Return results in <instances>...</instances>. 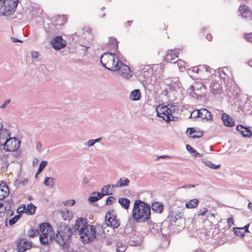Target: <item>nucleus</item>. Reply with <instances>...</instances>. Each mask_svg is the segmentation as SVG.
Wrapping results in <instances>:
<instances>
[{"label": "nucleus", "instance_id": "nucleus-1", "mask_svg": "<svg viewBox=\"0 0 252 252\" xmlns=\"http://www.w3.org/2000/svg\"><path fill=\"white\" fill-rule=\"evenodd\" d=\"M96 228L94 225L87 224L86 219L79 218L74 226V232L79 233L84 243H89L96 237Z\"/></svg>", "mask_w": 252, "mask_h": 252}, {"label": "nucleus", "instance_id": "nucleus-2", "mask_svg": "<svg viewBox=\"0 0 252 252\" xmlns=\"http://www.w3.org/2000/svg\"><path fill=\"white\" fill-rule=\"evenodd\" d=\"M132 215L136 222H143L149 220L151 218L150 205L141 200H135Z\"/></svg>", "mask_w": 252, "mask_h": 252}, {"label": "nucleus", "instance_id": "nucleus-3", "mask_svg": "<svg viewBox=\"0 0 252 252\" xmlns=\"http://www.w3.org/2000/svg\"><path fill=\"white\" fill-rule=\"evenodd\" d=\"M75 233L74 227L71 228L64 223H61L58 226L57 233L54 237V239L63 249L68 248L69 243L71 242V235Z\"/></svg>", "mask_w": 252, "mask_h": 252}, {"label": "nucleus", "instance_id": "nucleus-4", "mask_svg": "<svg viewBox=\"0 0 252 252\" xmlns=\"http://www.w3.org/2000/svg\"><path fill=\"white\" fill-rule=\"evenodd\" d=\"M176 110V107L172 105L163 106L157 109V116L161 117L167 122L174 120L175 116L174 113Z\"/></svg>", "mask_w": 252, "mask_h": 252}, {"label": "nucleus", "instance_id": "nucleus-5", "mask_svg": "<svg viewBox=\"0 0 252 252\" xmlns=\"http://www.w3.org/2000/svg\"><path fill=\"white\" fill-rule=\"evenodd\" d=\"M18 0H0V16L8 15L14 12Z\"/></svg>", "mask_w": 252, "mask_h": 252}, {"label": "nucleus", "instance_id": "nucleus-6", "mask_svg": "<svg viewBox=\"0 0 252 252\" xmlns=\"http://www.w3.org/2000/svg\"><path fill=\"white\" fill-rule=\"evenodd\" d=\"M114 210L112 209L108 211L105 216L106 224L113 229L118 228L120 225V221L117 219Z\"/></svg>", "mask_w": 252, "mask_h": 252}, {"label": "nucleus", "instance_id": "nucleus-7", "mask_svg": "<svg viewBox=\"0 0 252 252\" xmlns=\"http://www.w3.org/2000/svg\"><path fill=\"white\" fill-rule=\"evenodd\" d=\"M114 55H115L114 53H105L101 56V64L108 70H114L116 69V67L113 65Z\"/></svg>", "mask_w": 252, "mask_h": 252}, {"label": "nucleus", "instance_id": "nucleus-8", "mask_svg": "<svg viewBox=\"0 0 252 252\" xmlns=\"http://www.w3.org/2000/svg\"><path fill=\"white\" fill-rule=\"evenodd\" d=\"M21 142L16 138L10 137L5 142L3 149L7 152L16 151L20 147Z\"/></svg>", "mask_w": 252, "mask_h": 252}, {"label": "nucleus", "instance_id": "nucleus-9", "mask_svg": "<svg viewBox=\"0 0 252 252\" xmlns=\"http://www.w3.org/2000/svg\"><path fill=\"white\" fill-rule=\"evenodd\" d=\"M17 246L19 252H24L32 248V244L27 239L21 238L17 241Z\"/></svg>", "mask_w": 252, "mask_h": 252}, {"label": "nucleus", "instance_id": "nucleus-10", "mask_svg": "<svg viewBox=\"0 0 252 252\" xmlns=\"http://www.w3.org/2000/svg\"><path fill=\"white\" fill-rule=\"evenodd\" d=\"M51 44L54 49L58 50L65 47L66 42L62 36H57L51 41Z\"/></svg>", "mask_w": 252, "mask_h": 252}, {"label": "nucleus", "instance_id": "nucleus-11", "mask_svg": "<svg viewBox=\"0 0 252 252\" xmlns=\"http://www.w3.org/2000/svg\"><path fill=\"white\" fill-rule=\"evenodd\" d=\"M120 69H118L119 74L123 77L128 78L131 76V70L130 68L125 64L124 63H121Z\"/></svg>", "mask_w": 252, "mask_h": 252}, {"label": "nucleus", "instance_id": "nucleus-12", "mask_svg": "<svg viewBox=\"0 0 252 252\" xmlns=\"http://www.w3.org/2000/svg\"><path fill=\"white\" fill-rule=\"evenodd\" d=\"M221 120L224 125L227 127H232L235 126V121L233 118L230 117L226 113H223L221 115Z\"/></svg>", "mask_w": 252, "mask_h": 252}, {"label": "nucleus", "instance_id": "nucleus-13", "mask_svg": "<svg viewBox=\"0 0 252 252\" xmlns=\"http://www.w3.org/2000/svg\"><path fill=\"white\" fill-rule=\"evenodd\" d=\"M200 91V88H195L194 86L191 85L188 90V93L191 97L198 98L199 97H201L204 94V92H200L199 93L196 92V91Z\"/></svg>", "mask_w": 252, "mask_h": 252}, {"label": "nucleus", "instance_id": "nucleus-14", "mask_svg": "<svg viewBox=\"0 0 252 252\" xmlns=\"http://www.w3.org/2000/svg\"><path fill=\"white\" fill-rule=\"evenodd\" d=\"M211 92L214 94H220L222 90L221 84L217 81H213L210 85Z\"/></svg>", "mask_w": 252, "mask_h": 252}, {"label": "nucleus", "instance_id": "nucleus-15", "mask_svg": "<svg viewBox=\"0 0 252 252\" xmlns=\"http://www.w3.org/2000/svg\"><path fill=\"white\" fill-rule=\"evenodd\" d=\"M199 110V118L205 119L207 121L212 120V116L211 113L206 108H202Z\"/></svg>", "mask_w": 252, "mask_h": 252}, {"label": "nucleus", "instance_id": "nucleus-16", "mask_svg": "<svg viewBox=\"0 0 252 252\" xmlns=\"http://www.w3.org/2000/svg\"><path fill=\"white\" fill-rule=\"evenodd\" d=\"M10 137V133L7 129H4V130H2L0 132V147L3 146L4 147L5 142L6 140H8Z\"/></svg>", "mask_w": 252, "mask_h": 252}, {"label": "nucleus", "instance_id": "nucleus-17", "mask_svg": "<svg viewBox=\"0 0 252 252\" xmlns=\"http://www.w3.org/2000/svg\"><path fill=\"white\" fill-rule=\"evenodd\" d=\"M239 11L242 17L248 18L251 17V12L249 9V7L246 5H240L239 7Z\"/></svg>", "mask_w": 252, "mask_h": 252}, {"label": "nucleus", "instance_id": "nucleus-18", "mask_svg": "<svg viewBox=\"0 0 252 252\" xmlns=\"http://www.w3.org/2000/svg\"><path fill=\"white\" fill-rule=\"evenodd\" d=\"M9 193V189L8 186L5 184H0V200L7 197Z\"/></svg>", "mask_w": 252, "mask_h": 252}, {"label": "nucleus", "instance_id": "nucleus-19", "mask_svg": "<svg viewBox=\"0 0 252 252\" xmlns=\"http://www.w3.org/2000/svg\"><path fill=\"white\" fill-rule=\"evenodd\" d=\"M103 197V194L99 192L93 191L91 195L89 196L88 200L91 203L95 202Z\"/></svg>", "mask_w": 252, "mask_h": 252}, {"label": "nucleus", "instance_id": "nucleus-20", "mask_svg": "<svg viewBox=\"0 0 252 252\" xmlns=\"http://www.w3.org/2000/svg\"><path fill=\"white\" fill-rule=\"evenodd\" d=\"M151 208L154 212L161 213L163 210V205L161 202H154L152 204Z\"/></svg>", "mask_w": 252, "mask_h": 252}, {"label": "nucleus", "instance_id": "nucleus-21", "mask_svg": "<svg viewBox=\"0 0 252 252\" xmlns=\"http://www.w3.org/2000/svg\"><path fill=\"white\" fill-rule=\"evenodd\" d=\"M167 219L170 221L176 222L178 220H180L182 221H184V220L182 219V217L179 216V214H177L176 212H174L173 211H170L169 213Z\"/></svg>", "mask_w": 252, "mask_h": 252}, {"label": "nucleus", "instance_id": "nucleus-22", "mask_svg": "<svg viewBox=\"0 0 252 252\" xmlns=\"http://www.w3.org/2000/svg\"><path fill=\"white\" fill-rule=\"evenodd\" d=\"M141 94L140 90L135 89L133 90L130 94L129 99L132 101H137L140 99Z\"/></svg>", "mask_w": 252, "mask_h": 252}, {"label": "nucleus", "instance_id": "nucleus-23", "mask_svg": "<svg viewBox=\"0 0 252 252\" xmlns=\"http://www.w3.org/2000/svg\"><path fill=\"white\" fill-rule=\"evenodd\" d=\"M101 191L100 193L103 194V196L104 195H110L113 193V189L111 188L110 185H108L102 187L101 189Z\"/></svg>", "mask_w": 252, "mask_h": 252}, {"label": "nucleus", "instance_id": "nucleus-24", "mask_svg": "<svg viewBox=\"0 0 252 252\" xmlns=\"http://www.w3.org/2000/svg\"><path fill=\"white\" fill-rule=\"evenodd\" d=\"M177 57L178 56L177 54H176L173 51L170 50L168 52L165 57V61L166 62H170L174 61Z\"/></svg>", "mask_w": 252, "mask_h": 252}, {"label": "nucleus", "instance_id": "nucleus-25", "mask_svg": "<svg viewBox=\"0 0 252 252\" xmlns=\"http://www.w3.org/2000/svg\"><path fill=\"white\" fill-rule=\"evenodd\" d=\"M118 202L122 207L125 209H127L129 207L130 203V200L126 198H120L118 199Z\"/></svg>", "mask_w": 252, "mask_h": 252}, {"label": "nucleus", "instance_id": "nucleus-26", "mask_svg": "<svg viewBox=\"0 0 252 252\" xmlns=\"http://www.w3.org/2000/svg\"><path fill=\"white\" fill-rule=\"evenodd\" d=\"M188 131L189 132V133L188 134V136L192 138H200L201 137H202L203 135V133L202 131H200V132H199V135H194V134L193 135V133L196 132V131L192 127L188 128Z\"/></svg>", "mask_w": 252, "mask_h": 252}, {"label": "nucleus", "instance_id": "nucleus-27", "mask_svg": "<svg viewBox=\"0 0 252 252\" xmlns=\"http://www.w3.org/2000/svg\"><path fill=\"white\" fill-rule=\"evenodd\" d=\"M199 200L197 199H191L186 202V206L189 209L194 208L197 206Z\"/></svg>", "mask_w": 252, "mask_h": 252}, {"label": "nucleus", "instance_id": "nucleus-28", "mask_svg": "<svg viewBox=\"0 0 252 252\" xmlns=\"http://www.w3.org/2000/svg\"><path fill=\"white\" fill-rule=\"evenodd\" d=\"M47 228H50L48 229V230H49L50 231H51V230H52V227L50 223L48 222L42 223L38 226L39 232L40 231L41 232V233H44V231Z\"/></svg>", "mask_w": 252, "mask_h": 252}, {"label": "nucleus", "instance_id": "nucleus-29", "mask_svg": "<svg viewBox=\"0 0 252 252\" xmlns=\"http://www.w3.org/2000/svg\"><path fill=\"white\" fill-rule=\"evenodd\" d=\"M48 237H49V234H47L46 233H41L39 236V240L41 244L44 245L48 244Z\"/></svg>", "mask_w": 252, "mask_h": 252}, {"label": "nucleus", "instance_id": "nucleus-30", "mask_svg": "<svg viewBox=\"0 0 252 252\" xmlns=\"http://www.w3.org/2000/svg\"><path fill=\"white\" fill-rule=\"evenodd\" d=\"M55 179L53 177H46L44 179V184L47 187L53 188L55 185Z\"/></svg>", "mask_w": 252, "mask_h": 252}, {"label": "nucleus", "instance_id": "nucleus-31", "mask_svg": "<svg viewBox=\"0 0 252 252\" xmlns=\"http://www.w3.org/2000/svg\"><path fill=\"white\" fill-rule=\"evenodd\" d=\"M202 160L206 166L213 169H217L218 168H219L220 166V164L215 165V164H214L211 161L209 160H205L204 159H202Z\"/></svg>", "mask_w": 252, "mask_h": 252}, {"label": "nucleus", "instance_id": "nucleus-32", "mask_svg": "<svg viewBox=\"0 0 252 252\" xmlns=\"http://www.w3.org/2000/svg\"><path fill=\"white\" fill-rule=\"evenodd\" d=\"M124 181L125 182V184H122V183L120 184L119 183V181H118L117 184H116L115 185L110 184V185L111 186V188L113 189L114 188H122V187L128 186V184L130 182V180L128 179H125Z\"/></svg>", "mask_w": 252, "mask_h": 252}, {"label": "nucleus", "instance_id": "nucleus-33", "mask_svg": "<svg viewBox=\"0 0 252 252\" xmlns=\"http://www.w3.org/2000/svg\"><path fill=\"white\" fill-rule=\"evenodd\" d=\"M36 207L32 204V203H30L28 205L27 209L26 210V212L29 213V215H32L34 214L35 211Z\"/></svg>", "mask_w": 252, "mask_h": 252}, {"label": "nucleus", "instance_id": "nucleus-34", "mask_svg": "<svg viewBox=\"0 0 252 252\" xmlns=\"http://www.w3.org/2000/svg\"><path fill=\"white\" fill-rule=\"evenodd\" d=\"M235 235L243 238L245 235V231L241 227L233 228Z\"/></svg>", "mask_w": 252, "mask_h": 252}, {"label": "nucleus", "instance_id": "nucleus-35", "mask_svg": "<svg viewBox=\"0 0 252 252\" xmlns=\"http://www.w3.org/2000/svg\"><path fill=\"white\" fill-rule=\"evenodd\" d=\"M110 48H112L115 51L117 50L118 48V42L116 38H111V39L110 40Z\"/></svg>", "mask_w": 252, "mask_h": 252}, {"label": "nucleus", "instance_id": "nucleus-36", "mask_svg": "<svg viewBox=\"0 0 252 252\" xmlns=\"http://www.w3.org/2000/svg\"><path fill=\"white\" fill-rule=\"evenodd\" d=\"M145 68L146 69V72H142L140 73L141 75L143 76L145 78H148L151 76V67L149 65H146L145 66Z\"/></svg>", "mask_w": 252, "mask_h": 252}, {"label": "nucleus", "instance_id": "nucleus-37", "mask_svg": "<svg viewBox=\"0 0 252 252\" xmlns=\"http://www.w3.org/2000/svg\"><path fill=\"white\" fill-rule=\"evenodd\" d=\"M47 164L48 162L46 160H43L40 163L38 169L36 172V175H38L43 170Z\"/></svg>", "mask_w": 252, "mask_h": 252}, {"label": "nucleus", "instance_id": "nucleus-38", "mask_svg": "<svg viewBox=\"0 0 252 252\" xmlns=\"http://www.w3.org/2000/svg\"><path fill=\"white\" fill-rule=\"evenodd\" d=\"M168 85L169 89L172 91H175L179 88L178 83L175 81H171Z\"/></svg>", "mask_w": 252, "mask_h": 252}, {"label": "nucleus", "instance_id": "nucleus-39", "mask_svg": "<svg viewBox=\"0 0 252 252\" xmlns=\"http://www.w3.org/2000/svg\"><path fill=\"white\" fill-rule=\"evenodd\" d=\"M243 132L242 136L244 137L249 138L252 135V131L248 127H245Z\"/></svg>", "mask_w": 252, "mask_h": 252}, {"label": "nucleus", "instance_id": "nucleus-40", "mask_svg": "<svg viewBox=\"0 0 252 252\" xmlns=\"http://www.w3.org/2000/svg\"><path fill=\"white\" fill-rule=\"evenodd\" d=\"M72 214L68 211L62 212V218L64 220H70L72 218Z\"/></svg>", "mask_w": 252, "mask_h": 252}, {"label": "nucleus", "instance_id": "nucleus-41", "mask_svg": "<svg viewBox=\"0 0 252 252\" xmlns=\"http://www.w3.org/2000/svg\"><path fill=\"white\" fill-rule=\"evenodd\" d=\"M39 234L38 229H31L28 231V235L31 238H33L35 236L38 235Z\"/></svg>", "mask_w": 252, "mask_h": 252}, {"label": "nucleus", "instance_id": "nucleus-42", "mask_svg": "<svg viewBox=\"0 0 252 252\" xmlns=\"http://www.w3.org/2000/svg\"><path fill=\"white\" fill-rule=\"evenodd\" d=\"M113 65L115 66V67H116V69L114 70H113V71H117L118 69H120V66H121V63H123L122 62H121L120 60L118 58H115V56H114V62L113 63Z\"/></svg>", "mask_w": 252, "mask_h": 252}, {"label": "nucleus", "instance_id": "nucleus-43", "mask_svg": "<svg viewBox=\"0 0 252 252\" xmlns=\"http://www.w3.org/2000/svg\"><path fill=\"white\" fill-rule=\"evenodd\" d=\"M126 250V247L123 245L121 243L117 244L116 252H124Z\"/></svg>", "mask_w": 252, "mask_h": 252}, {"label": "nucleus", "instance_id": "nucleus-44", "mask_svg": "<svg viewBox=\"0 0 252 252\" xmlns=\"http://www.w3.org/2000/svg\"><path fill=\"white\" fill-rule=\"evenodd\" d=\"M20 217V215H16V216H14L12 219H11L9 220V225L10 226H12L13 224H14L18 221V220H19Z\"/></svg>", "mask_w": 252, "mask_h": 252}, {"label": "nucleus", "instance_id": "nucleus-45", "mask_svg": "<svg viewBox=\"0 0 252 252\" xmlns=\"http://www.w3.org/2000/svg\"><path fill=\"white\" fill-rule=\"evenodd\" d=\"M28 179L27 178L25 179L23 181H21V180H17L15 182V184L16 186L17 185H19L20 184L24 186V185H26L28 183Z\"/></svg>", "mask_w": 252, "mask_h": 252}, {"label": "nucleus", "instance_id": "nucleus-46", "mask_svg": "<svg viewBox=\"0 0 252 252\" xmlns=\"http://www.w3.org/2000/svg\"><path fill=\"white\" fill-rule=\"evenodd\" d=\"M115 200V198L114 196H109L106 199V204L107 205H111L113 203Z\"/></svg>", "mask_w": 252, "mask_h": 252}, {"label": "nucleus", "instance_id": "nucleus-47", "mask_svg": "<svg viewBox=\"0 0 252 252\" xmlns=\"http://www.w3.org/2000/svg\"><path fill=\"white\" fill-rule=\"evenodd\" d=\"M189 117L190 118H199V110H196L193 111H192Z\"/></svg>", "mask_w": 252, "mask_h": 252}, {"label": "nucleus", "instance_id": "nucleus-48", "mask_svg": "<svg viewBox=\"0 0 252 252\" xmlns=\"http://www.w3.org/2000/svg\"><path fill=\"white\" fill-rule=\"evenodd\" d=\"M75 203V201L74 199H69L63 202V204L65 206L68 205L70 206H73Z\"/></svg>", "mask_w": 252, "mask_h": 252}, {"label": "nucleus", "instance_id": "nucleus-49", "mask_svg": "<svg viewBox=\"0 0 252 252\" xmlns=\"http://www.w3.org/2000/svg\"><path fill=\"white\" fill-rule=\"evenodd\" d=\"M48 229L50 228H47L44 231V233H47V234H49V237L50 238V240H51L52 239V238H54V237H55L54 235L53 229H52V230H51V231H50L49 230L48 231Z\"/></svg>", "mask_w": 252, "mask_h": 252}, {"label": "nucleus", "instance_id": "nucleus-50", "mask_svg": "<svg viewBox=\"0 0 252 252\" xmlns=\"http://www.w3.org/2000/svg\"><path fill=\"white\" fill-rule=\"evenodd\" d=\"M95 144L94 139L89 140L87 142H86L84 145L85 146H87L88 147H92Z\"/></svg>", "mask_w": 252, "mask_h": 252}, {"label": "nucleus", "instance_id": "nucleus-51", "mask_svg": "<svg viewBox=\"0 0 252 252\" xmlns=\"http://www.w3.org/2000/svg\"><path fill=\"white\" fill-rule=\"evenodd\" d=\"M10 101L11 100L10 99H7L5 100L4 103L0 106V108L2 109H4L7 106V105L10 102Z\"/></svg>", "mask_w": 252, "mask_h": 252}, {"label": "nucleus", "instance_id": "nucleus-52", "mask_svg": "<svg viewBox=\"0 0 252 252\" xmlns=\"http://www.w3.org/2000/svg\"><path fill=\"white\" fill-rule=\"evenodd\" d=\"M245 126H244L242 125H237L236 126V130L240 132L242 135V133H243V130Z\"/></svg>", "mask_w": 252, "mask_h": 252}, {"label": "nucleus", "instance_id": "nucleus-53", "mask_svg": "<svg viewBox=\"0 0 252 252\" xmlns=\"http://www.w3.org/2000/svg\"><path fill=\"white\" fill-rule=\"evenodd\" d=\"M186 147L187 151L191 154L195 152V150L189 145H186Z\"/></svg>", "mask_w": 252, "mask_h": 252}, {"label": "nucleus", "instance_id": "nucleus-54", "mask_svg": "<svg viewBox=\"0 0 252 252\" xmlns=\"http://www.w3.org/2000/svg\"><path fill=\"white\" fill-rule=\"evenodd\" d=\"M245 38L248 41L252 43V32L246 34Z\"/></svg>", "mask_w": 252, "mask_h": 252}, {"label": "nucleus", "instance_id": "nucleus-55", "mask_svg": "<svg viewBox=\"0 0 252 252\" xmlns=\"http://www.w3.org/2000/svg\"><path fill=\"white\" fill-rule=\"evenodd\" d=\"M59 19H61L62 20V22L59 24L60 25H63L66 23V19L64 15H62L59 17Z\"/></svg>", "mask_w": 252, "mask_h": 252}, {"label": "nucleus", "instance_id": "nucleus-56", "mask_svg": "<svg viewBox=\"0 0 252 252\" xmlns=\"http://www.w3.org/2000/svg\"><path fill=\"white\" fill-rule=\"evenodd\" d=\"M207 211L208 210L206 208H203L202 210L201 209L199 212L198 216H204Z\"/></svg>", "mask_w": 252, "mask_h": 252}, {"label": "nucleus", "instance_id": "nucleus-57", "mask_svg": "<svg viewBox=\"0 0 252 252\" xmlns=\"http://www.w3.org/2000/svg\"><path fill=\"white\" fill-rule=\"evenodd\" d=\"M32 57L33 58L36 59L39 56V54L38 52L33 51L32 52Z\"/></svg>", "mask_w": 252, "mask_h": 252}, {"label": "nucleus", "instance_id": "nucleus-58", "mask_svg": "<svg viewBox=\"0 0 252 252\" xmlns=\"http://www.w3.org/2000/svg\"><path fill=\"white\" fill-rule=\"evenodd\" d=\"M227 223L229 226H231L232 225H234V220L233 218L231 217L228 219Z\"/></svg>", "mask_w": 252, "mask_h": 252}, {"label": "nucleus", "instance_id": "nucleus-59", "mask_svg": "<svg viewBox=\"0 0 252 252\" xmlns=\"http://www.w3.org/2000/svg\"><path fill=\"white\" fill-rule=\"evenodd\" d=\"M41 147H42V144L40 142H37L36 145V148L38 152L40 151V150L41 149Z\"/></svg>", "mask_w": 252, "mask_h": 252}, {"label": "nucleus", "instance_id": "nucleus-60", "mask_svg": "<svg viewBox=\"0 0 252 252\" xmlns=\"http://www.w3.org/2000/svg\"><path fill=\"white\" fill-rule=\"evenodd\" d=\"M191 71L193 72H196V73H198L199 71H200V69L199 68V67H198L197 66H194V67H192Z\"/></svg>", "mask_w": 252, "mask_h": 252}, {"label": "nucleus", "instance_id": "nucleus-61", "mask_svg": "<svg viewBox=\"0 0 252 252\" xmlns=\"http://www.w3.org/2000/svg\"><path fill=\"white\" fill-rule=\"evenodd\" d=\"M192 155L194 157H202L203 156L202 154H201L199 153L198 152H197L195 150V152L193 153Z\"/></svg>", "mask_w": 252, "mask_h": 252}, {"label": "nucleus", "instance_id": "nucleus-62", "mask_svg": "<svg viewBox=\"0 0 252 252\" xmlns=\"http://www.w3.org/2000/svg\"><path fill=\"white\" fill-rule=\"evenodd\" d=\"M249 226H250V224H247L245 226H244L243 227H241V228L243 229L244 231H245V232H249V231L248 230Z\"/></svg>", "mask_w": 252, "mask_h": 252}, {"label": "nucleus", "instance_id": "nucleus-63", "mask_svg": "<svg viewBox=\"0 0 252 252\" xmlns=\"http://www.w3.org/2000/svg\"><path fill=\"white\" fill-rule=\"evenodd\" d=\"M194 187H195V185H192V184H190V185H184V186H183L182 187V188H183V189H186V188L189 189V188H194Z\"/></svg>", "mask_w": 252, "mask_h": 252}, {"label": "nucleus", "instance_id": "nucleus-64", "mask_svg": "<svg viewBox=\"0 0 252 252\" xmlns=\"http://www.w3.org/2000/svg\"><path fill=\"white\" fill-rule=\"evenodd\" d=\"M207 39L208 40V41H211L212 40V36L211 34H208L206 35V36Z\"/></svg>", "mask_w": 252, "mask_h": 252}]
</instances>
